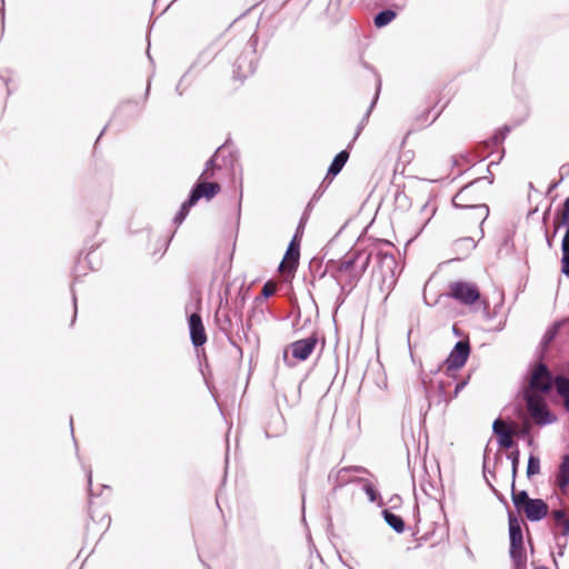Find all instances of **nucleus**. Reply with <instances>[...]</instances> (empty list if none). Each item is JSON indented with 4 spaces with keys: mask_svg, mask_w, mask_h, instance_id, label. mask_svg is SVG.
I'll list each match as a JSON object with an SVG mask.
<instances>
[{
    "mask_svg": "<svg viewBox=\"0 0 569 569\" xmlns=\"http://www.w3.org/2000/svg\"><path fill=\"white\" fill-rule=\"evenodd\" d=\"M368 267L369 256L359 249L349 251L340 259H330L326 262L320 278L329 274L336 281L340 291L337 297L338 307L346 301L347 297L357 287Z\"/></svg>",
    "mask_w": 569,
    "mask_h": 569,
    "instance_id": "f257e3e1",
    "label": "nucleus"
},
{
    "mask_svg": "<svg viewBox=\"0 0 569 569\" xmlns=\"http://www.w3.org/2000/svg\"><path fill=\"white\" fill-rule=\"evenodd\" d=\"M392 244L388 240H377L365 249L362 252L369 256V263L373 259L376 261V267L373 268V272H379L381 277V282L388 289H391L396 284L398 271V263L392 252Z\"/></svg>",
    "mask_w": 569,
    "mask_h": 569,
    "instance_id": "f03ea898",
    "label": "nucleus"
},
{
    "mask_svg": "<svg viewBox=\"0 0 569 569\" xmlns=\"http://www.w3.org/2000/svg\"><path fill=\"white\" fill-rule=\"evenodd\" d=\"M222 169L230 171L234 179L239 173L240 187L242 186V168L239 163V154L237 151L230 150L228 140L208 159L201 178H213L216 171Z\"/></svg>",
    "mask_w": 569,
    "mask_h": 569,
    "instance_id": "7ed1b4c3",
    "label": "nucleus"
},
{
    "mask_svg": "<svg viewBox=\"0 0 569 569\" xmlns=\"http://www.w3.org/2000/svg\"><path fill=\"white\" fill-rule=\"evenodd\" d=\"M508 526L510 539V558L513 562L515 569H522L526 566L527 558L523 548L521 520L510 510L508 511Z\"/></svg>",
    "mask_w": 569,
    "mask_h": 569,
    "instance_id": "20e7f679",
    "label": "nucleus"
},
{
    "mask_svg": "<svg viewBox=\"0 0 569 569\" xmlns=\"http://www.w3.org/2000/svg\"><path fill=\"white\" fill-rule=\"evenodd\" d=\"M523 400L526 402L528 413L536 425L548 426L557 421V416L548 408V405L541 395L531 391H523Z\"/></svg>",
    "mask_w": 569,
    "mask_h": 569,
    "instance_id": "39448f33",
    "label": "nucleus"
},
{
    "mask_svg": "<svg viewBox=\"0 0 569 569\" xmlns=\"http://www.w3.org/2000/svg\"><path fill=\"white\" fill-rule=\"evenodd\" d=\"M556 383V376H552L548 366L538 362L530 376L528 388L525 391H531L538 395L549 393Z\"/></svg>",
    "mask_w": 569,
    "mask_h": 569,
    "instance_id": "423d86ee",
    "label": "nucleus"
},
{
    "mask_svg": "<svg viewBox=\"0 0 569 569\" xmlns=\"http://www.w3.org/2000/svg\"><path fill=\"white\" fill-rule=\"evenodd\" d=\"M477 182L478 180H475L461 188L452 198V206L457 209H468L473 211L477 219L480 220L481 227L489 216V207L487 204H477L472 202L473 199L470 197L471 188Z\"/></svg>",
    "mask_w": 569,
    "mask_h": 569,
    "instance_id": "0eeeda50",
    "label": "nucleus"
},
{
    "mask_svg": "<svg viewBox=\"0 0 569 569\" xmlns=\"http://www.w3.org/2000/svg\"><path fill=\"white\" fill-rule=\"evenodd\" d=\"M355 472L369 473V471L361 466H350L330 470L327 480L332 487V492L336 493L337 490L349 483L362 481V478L353 476Z\"/></svg>",
    "mask_w": 569,
    "mask_h": 569,
    "instance_id": "6e6552de",
    "label": "nucleus"
},
{
    "mask_svg": "<svg viewBox=\"0 0 569 569\" xmlns=\"http://www.w3.org/2000/svg\"><path fill=\"white\" fill-rule=\"evenodd\" d=\"M470 355V343L468 340H459L456 342L448 357L443 361L445 373L453 377L455 371L462 368Z\"/></svg>",
    "mask_w": 569,
    "mask_h": 569,
    "instance_id": "1a4fd4ad",
    "label": "nucleus"
},
{
    "mask_svg": "<svg viewBox=\"0 0 569 569\" xmlns=\"http://www.w3.org/2000/svg\"><path fill=\"white\" fill-rule=\"evenodd\" d=\"M214 320L219 330L227 337L229 343L237 349L240 356H242L241 347L234 341L232 337L233 321L230 315V308L227 298L223 301L222 297L220 296V302L214 313Z\"/></svg>",
    "mask_w": 569,
    "mask_h": 569,
    "instance_id": "9d476101",
    "label": "nucleus"
},
{
    "mask_svg": "<svg viewBox=\"0 0 569 569\" xmlns=\"http://www.w3.org/2000/svg\"><path fill=\"white\" fill-rule=\"evenodd\" d=\"M449 289L448 297L465 306H472L480 299V291L475 283L459 280L451 282Z\"/></svg>",
    "mask_w": 569,
    "mask_h": 569,
    "instance_id": "9b49d317",
    "label": "nucleus"
},
{
    "mask_svg": "<svg viewBox=\"0 0 569 569\" xmlns=\"http://www.w3.org/2000/svg\"><path fill=\"white\" fill-rule=\"evenodd\" d=\"M208 179L209 178H201V176L199 177L198 182L192 187L189 193L191 203H197L201 198L210 200L220 192V184L218 182H209L207 181Z\"/></svg>",
    "mask_w": 569,
    "mask_h": 569,
    "instance_id": "f8f14e48",
    "label": "nucleus"
},
{
    "mask_svg": "<svg viewBox=\"0 0 569 569\" xmlns=\"http://www.w3.org/2000/svg\"><path fill=\"white\" fill-rule=\"evenodd\" d=\"M317 343L318 337L313 333L308 338L291 342L289 347L295 359L306 361L313 352Z\"/></svg>",
    "mask_w": 569,
    "mask_h": 569,
    "instance_id": "ddd939ff",
    "label": "nucleus"
},
{
    "mask_svg": "<svg viewBox=\"0 0 569 569\" xmlns=\"http://www.w3.org/2000/svg\"><path fill=\"white\" fill-rule=\"evenodd\" d=\"M525 512L526 518L531 522H538L545 519L548 515V503L540 498H532L521 509Z\"/></svg>",
    "mask_w": 569,
    "mask_h": 569,
    "instance_id": "4468645a",
    "label": "nucleus"
},
{
    "mask_svg": "<svg viewBox=\"0 0 569 569\" xmlns=\"http://www.w3.org/2000/svg\"><path fill=\"white\" fill-rule=\"evenodd\" d=\"M190 339L194 347H201L207 342V335L200 313L193 312L188 319Z\"/></svg>",
    "mask_w": 569,
    "mask_h": 569,
    "instance_id": "2eb2a0df",
    "label": "nucleus"
},
{
    "mask_svg": "<svg viewBox=\"0 0 569 569\" xmlns=\"http://www.w3.org/2000/svg\"><path fill=\"white\" fill-rule=\"evenodd\" d=\"M492 431L497 436L499 447L511 449L516 446L512 439V431L499 418L493 421Z\"/></svg>",
    "mask_w": 569,
    "mask_h": 569,
    "instance_id": "dca6fc26",
    "label": "nucleus"
},
{
    "mask_svg": "<svg viewBox=\"0 0 569 569\" xmlns=\"http://www.w3.org/2000/svg\"><path fill=\"white\" fill-rule=\"evenodd\" d=\"M252 52L250 51L248 54H241L234 62L233 73L236 78L242 79L252 74L256 71V63L252 59Z\"/></svg>",
    "mask_w": 569,
    "mask_h": 569,
    "instance_id": "f3484780",
    "label": "nucleus"
},
{
    "mask_svg": "<svg viewBox=\"0 0 569 569\" xmlns=\"http://www.w3.org/2000/svg\"><path fill=\"white\" fill-rule=\"evenodd\" d=\"M553 387L557 395L562 399L563 408L569 412V378L565 375H557Z\"/></svg>",
    "mask_w": 569,
    "mask_h": 569,
    "instance_id": "a211bd4d",
    "label": "nucleus"
},
{
    "mask_svg": "<svg viewBox=\"0 0 569 569\" xmlns=\"http://www.w3.org/2000/svg\"><path fill=\"white\" fill-rule=\"evenodd\" d=\"M300 253L292 252L287 249L282 261L280 262L279 270L282 273H293L299 266Z\"/></svg>",
    "mask_w": 569,
    "mask_h": 569,
    "instance_id": "6ab92c4d",
    "label": "nucleus"
},
{
    "mask_svg": "<svg viewBox=\"0 0 569 569\" xmlns=\"http://www.w3.org/2000/svg\"><path fill=\"white\" fill-rule=\"evenodd\" d=\"M558 487L565 491L569 486V455H565L559 465V472L556 478Z\"/></svg>",
    "mask_w": 569,
    "mask_h": 569,
    "instance_id": "aec40b11",
    "label": "nucleus"
},
{
    "mask_svg": "<svg viewBox=\"0 0 569 569\" xmlns=\"http://www.w3.org/2000/svg\"><path fill=\"white\" fill-rule=\"evenodd\" d=\"M348 159H349L348 150H341L340 152H338L336 154V157L333 158V160L331 161V163L328 168L327 174L331 178L336 177L338 173H340V171L347 163Z\"/></svg>",
    "mask_w": 569,
    "mask_h": 569,
    "instance_id": "412c9836",
    "label": "nucleus"
},
{
    "mask_svg": "<svg viewBox=\"0 0 569 569\" xmlns=\"http://www.w3.org/2000/svg\"><path fill=\"white\" fill-rule=\"evenodd\" d=\"M382 516L387 525L390 528H392L397 533H402L405 531L406 525L400 516L393 513L388 509L382 511Z\"/></svg>",
    "mask_w": 569,
    "mask_h": 569,
    "instance_id": "4be33fe9",
    "label": "nucleus"
},
{
    "mask_svg": "<svg viewBox=\"0 0 569 569\" xmlns=\"http://www.w3.org/2000/svg\"><path fill=\"white\" fill-rule=\"evenodd\" d=\"M532 498L529 497L526 490L518 491L516 490V486H511V500L517 511H521L525 505Z\"/></svg>",
    "mask_w": 569,
    "mask_h": 569,
    "instance_id": "5701e85b",
    "label": "nucleus"
},
{
    "mask_svg": "<svg viewBox=\"0 0 569 569\" xmlns=\"http://www.w3.org/2000/svg\"><path fill=\"white\" fill-rule=\"evenodd\" d=\"M397 17V12L392 9H385L379 11L373 19L377 28H383L388 26Z\"/></svg>",
    "mask_w": 569,
    "mask_h": 569,
    "instance_id": "b1692460",
    "label": "nucleus"
},
{
    "mask_svg": "<svg viewBox=\"0 0 569 569\" xmlns=\"http://www.w3.org/2000/svg\"><path fill=\"white\" fill-rule=\"evenodd\" d=\"M453 246L457 252L468 256L476 248V242L471 237H463L456 240Z\"/></svg>",
    "mask_w": 569,
    "mask_h": 569,
    "instance_id": "393cba45",
    "label": "nucleus"
},
{
    "mask_svg": "<svg viewBox=\"0 0 569 569\" xmlns=\"http://www.w3.org/2000/svg\"><path fill=\"white\" fill-rule=\"evenodd\" d=\"M379 92H380V83L377 87L375 97H373V99H372L368 110L366 111V113L363 114L361 121L359 122V124L357 127V132H356L355 139L360 134L361 130L365 128L366 123L368 122L369 117L371 114V111H372V109L375 108V106H376V103L378 101Z\"/></svg>",
    "mask_w": 569,
    "mask_h": 569,
    "instance_id": "a878e982",
    "label": "nucleus"
},
{
    "mask_svg": "<svg viewBox=\"0 0 569 569\" xmlns=\"http://www.w3.org/2000/svg\"><path fill=\"white\" fill-rule=\"evenodd\" d=\"M196 203H191L190 202V197H188V199L181 204L178 213L174 216L173 218V222L176 224H180L182 223V221L187 218L190 209L194 206Z\"/></svg>",
    "mask_w": 569,
    "mask_h": 569,
    "instance_id": "bb28decb",
    "label": "nucleus"
},
{
    "mask_svg": "<svg viewBox=\"0 0 569 569\" xmlns=\"http://www.w3.org/2000/svg\"><path fill=\"white\" fill-rule=\"evenodd\" d=\"M332 179L333 178L329 177L328 174L323 178L322 182L320 183L318 189L315 191L308 206H311L313 202H317L323 196L325 191L332 182Z\"/></svg>",
    "mask_w": 569,
    "mask_h": 569,
    "instance_id": "cd10ccee",
    "label": "nucleus"
},
{
    "mask_svg": "<svg viewBox=\"0 0 569 569\" xmlns=\"http://www.w3.org/2000/svg\"><path fill=\"white\" fill-rule=\"evenodd\" d=\"M539 472H540V459L537 456L531 453L528 458L527 477L531 478L532 476H536Z\"/></svg>",
    "mask_w": 569,
    "mask_h": 569,
    "instance_id": "c85d7f7f",
    "label": "nucleus"
},
{
    "mask_svg": "<svg viewBox=\"0 0 569 569\" xmlns=\"http://www.w3.org/2000/svg\"><path fill=\"white\" fill-rule=\"evenodd\" d=\"M420 488L423 491V493L430 499L437 500L441 493L440 489L432 485L430 481H422Z\"/></svg>",
    "mask_w": 569,
    "mask_h": 569,
    "instance_id": "c756f323",
    "label": "nucleus"
},
{
    "mask_svg": "<svg viewBox=\"0 0 569 569\" xmlns=\"http://www.w3.org/2000/svg\"><path fill=\"white\" fill-rule=\"evenodd\" d=\"M561 226L569 227V197L566 198V200L563 201L562 218L559 223H555V231L552 233V237L556 236L558 229Z\"/></svg>",
    "mask_w": 569,
    "mask_h": 569,
    "instance_id": "7c9ffc66",
    "label": "nucleus"
},
{
    "mask_svg": "<svg viewBox=\"0 0 569 569\" xmlns=\"http://www.w3.org/2000/svg\"><path fill=\"white\" fill-rule=\"evenodd\" d=\"M339 6L340 0H330L326 8V14L332 22H337L339 20V14L337 13Z\"/></svg>",
    "mask_w": 569,
    "mask_h": 569,
    "instance_id": "2f4dec72",
    "label": "nucleus"
},
{
    "mask_svg": "<svg viewBox=\"0 0 569 569\" xmlns=\"http://www.w3.org/2000/svg\"><path fill=\"white\" fill-rule=\"evenodd\" d=\"M361 482H363L362 489L366 492V495L368 496L369 501L376 502L379 497V492L376 490L373 485L366 479H362Z\"/></svg>",
    "mask_w": 569,
    "mask_h": 569,
    "instance_id": "473e14b6",
    "label": "nucleus"
},
{
    "mask_svg": "<svg viewBox=\"0 0 569 569\" xmlns=\"http://www.w3.org/2000/svg\"><path fill=\"white\" fill-rule=\"evenodd\" d=\"M488 449L485 450V453H483V476H485V479L486 481L488 482L489 487L495 490V487L492 486V483L489 481L488 477H487V473H490L492 478L496 477V473L495 471H491L488 469Z\"/></svg>",
    "mask_w": 569,
    "mask_h": 569,
    "instance_id": "72a5a7b5",
    "label": "nucleus"
},
{
    "mask_svg": "<svg viewBox=\"0 0 569 569\" xmlns=\"http://www.w3.org/2000/svg\"><path fill=\"white\" fill-rule=\"evenodd\" d=\"M551 515L557 526H561L568 519L563 509H556Z\"/></svg>",
    "mask_w": 569,
    "mask_h": 569,
    "instance_id": "f704fd0d",
    "label": "nucleus"
},
{
    "mask_svg": "<svg viewBox=\"0 0 569 569\" xmlns=\"http://www.w3.org/2000/svg\"><path fill=\"white\" fill-rule=\"evenodd\" d=\"M310 268L312 270L313 279H316V277H318V279H321L320 273L323 271V270H321V262L318 260H312L310 262ZM311 286L315 287V280L311 281Z\"/></svg>",
    "mask_w": 569,
    "mask_h": 569,
    "instance_id": "c9c22d12",
    "label": "nucleus"
},
{
    "mask_svg": "<svg viewBox=\"0 0 569 569\" xmlns=\"http://www.w3.org/2000/svg\"><path fill=\"white\" fill-rule=\"evenodd\" d=\"M276 292V287L272 282L268 281L263 284L262 287V290H261V296L263 299H268L270 298L271 296H273Z\"/></svg>",
    "mask_w": 569,
    "mask_h": 569,
    "instance_id": "e433bc0d",
    "label": "nucleus"
},
{
    "mask_svg": "<svg viewBox=\"0 0 569 569\" xmlns=\"http://www.w3.org/2000/svg\"><path fill=\"white\" fill-rule=\"evenodd\" d=\"M507 458L510 460L511 467H513V468H518L519 467L520 451H519V449L517 447L507 455Z\"/></svg>",
    "mask_w": 569,
    "mask_h": 569,
    "instance_id": "4c0bfd02",
    "label": "nucleus"
},
{
    "mask_svg": "<svg viewBox=\"0 0 569 569\" xmlns=\"http://www.w3.org/2000/svg\"><path fill=\"white\" fill-rule=\"evenodd\" d=\"M561 273L569 278V251H562Z\"/></svg>",
    "mask_w": 569,
    "mask_h": 569,
    "instance_id": "58836bf2",
    "label": "nucleus"
},
{
    "mask_svg": "<svg viewBox=\"0 0 569 569\" xmlns=\"http://www.w3.org/2000/svg\"><path fill=\"white\" fill-rule=\"evenodd\" d=\"M509 131H510V129L508 127H505L503 129H501L500 132H497L492 137L493 143L498 144V143L502 142L505 140V138L507 137V134L509 133Z\"/></svg>",
    "mask_w": 569,
    "mask_h": 569,
    "instance_id": "ea45409f",
    "label": "nucleus"
},
{
    "mask_svg": "<svg viewBox=\"0 0 569 569\" xmlns=\"http://www.w3.org/2000/svg\"><path fill=\"white\" fill-rule=\"evenodd\" d=\"M435 212H436V207L431 206L428 202L421 207V213L428 216L426 223L431 219V217L435 214Z\"/></svg>",
    "mask_w": 569,
    "mask_h": 569,
    "instance_id": "a19ab883",
    "label": "nucleus"
},
{
    "mask_svg": "<svg viewBox=\"0 0 569 569\" xmlns=\"http://www.w3.org/2000/svg\"><path fill=\"white\" fill-rule=\"evenodd\" d=\"M561 251H569V227H566V232L561 241Z\"/></svg>",
    "mask_w": 569,
    "mask_h": 569,
    "instance_id": "79ce46f5",
    "label": "nucleus"
},
{
    "mask_svg": "<svg viewBox=\"0 0 569 569\" xmlns=\"http://www.w3.org/2000/svg\"><path fill=\"white\" fill-rule=\"evenodd\" d=\"M287 249L292 252L300 253V242L290 241Z\"/></svg>",
    "mask_w": 569,
    "mask_h": 569,
    "instance_id": "37998d69",
    "label": "nucleus"
},
{
    "mask_svg": "<svg viewBox=\"0 0 569 569\" xmlns=\"http://www.w3.org/2000/svg\"><path fill=\"white\" fill-rule=\"evenodd\" d=\"M466 385H467L466 380L458 382L455 387V391H453L455 396H458V393L466 387Z\"/></svg>",
    "mask_w": 569,
    "mask_h": 569,
    "instance_id": "c03bdc74",
    "label": "nucleus"
},
{
    "mask_svg": "<svg viewBox=\"0 0 569 569\" xmlns=\"http://www.w3.org/2000/svg\"><path fill=\"white\" fill-rule=\"evenodd\" d=\"M561 526H562V536H569V518Z\"/></svg>",
    "mask_w": 569,
    "mask_h": 569,
    "instance_id": "a18cd8bd",
    "label": "nucleus"
},
{
    "mask_svg": "<svg viewBox=\"0 0 569 569\" xmlns=\"http://www.w3.org/2000/svg\"><path fill=\"white\" fill-rule=\"evenodd\" d=\"M72 300H73V307H74V312H73V318H72V323H73L76 320V316H77V298H76L74 292H72Z\"/></svg>",
    "mask_w": 569,
    "mask_h": 569,
    "instance_id": "49530a36",
    "label": "nucleus"
},
{
    "mask_svg": "<svg viewBox=\"0 0 569 569\" xmlns=\"http://www.w3.org/2000/svg\"><path fill=\"white\" fill-rule=\"evenodd\" d=\"M517 473H518V468L511 467V476H512L511 486H516L515 483H516Z\"/></svg>",
    "mask_w": 569,
    "mask_h": 569,
    "instance_id": "de8ad7c7",
    "label": "nucleus"
},
{
    "mask_svg": "<svg viewBox=\"0 0 569 569\" xmlns=\"http://www.w3.org/2000/svg\"><path fill=\"white\" fill-rule=\"evenodd\" d=\"M561 176L569 174V164H563L560 168Z\"/></svg>",
    "mask_w": 569,
    "mask_h": 569,
    "instance_id": "09e8293b",
    "label": "nucleus"
},
{
    "mask_svg": "<svg viewBox=\"0 0 569 569\" xmlns=\"http://www.w3.org/2000/svg\"><path fill=\"white\" fill-rule=\"evenodd\" d=\"M301 234H298V231L293 234L291 241L300 242L301 241Z\"/></svg>",
    "mask_w": 569,
    "mask_h": 569,
    "instance_id": "8fccbe9b",
    "label": "nucleus"
},
{
    "mask_svg": "<svg viewBox=\"0 0 569 569\" xmlns=\"http://www.w3.org/2000/svg\"><path fill=\"white\" fill-rule=\"evenodd\" d=\"M296 231H298V234L302 236V232H303V221L302 220L299 222Z\"/></svg>",
    "mask_w": 569,
    "mask_h": 569,
    "instance_id": "3c124183",
    "label": "nucleus"
},
{
    "mask_svg": "<svg viewBox=\"0 0 569 569\" xmlns=\"http://www.w3.org/2000/svg\"><path fill=\"white\" fill-rule=\"evenodd\" d=\"M529 431H530V426H529V425H525V426H523V428H522V430H521V432H522L523 435H528V433H529Z\"/></svg>",
    "mask_w": 569,
    "mask_h": 569,
    "instance_id": "603ef678",
    "label": "nucleus"
},
{
    "mask_svg": "<svg viewBox=\"0 0 569 569\" xmlns=\"http://www.w3.org/2000/svg\"><path fill=\"white\" fill-rule=\"evenodd\" d=\"M234 316L237 317L238 322L241 325V328H243L241 313L236 312Z\"/></svg>",
    "mask_w": 569,
    "mask_h": 569,
    "instance_id": "864d4df0",
    "label": "nucleus"
},
{
    "mask_svg": "<svg viewBox=\"0 0 569 569\" xmlns=\"http://www.w3.org/2000/svg\"><path fill=\"white\" fill-rule=\"evenodd\" d=\"M87 478H88L89 487H91V481H92V473H91V470H89V471L87 472Z\"/></svg>",
    "mask_w": 569,
    "mask_h": 569,
    "instance_id": "5fc2aeb1",
    "label": "nucleus"
},
{
    "mask_svg": "<svg viewBox=\"0 0 569 569\" xmlns=\"http://www.w3.org/2000/svg\"><path fill=\"white\" fill-rule=\"evenodd\" d=\"M501 460V456L499 452H496L495 455V466Z\"/></svg>",
    "mask_w": 569,
    "mask_h": 569,
    "instance_id": "6e6d98bb",
    "label": "nucleus"
},
{
    "mask_svg": "<svg viewBox=\"0 0 569 569\" xmlns=\"http://www.w3.org/2000/svg\"><path fill=\"white\" fill-rule=\"evenodd\" d=\"M546 239H547V244L549 248L552 247V237H549L548 234L546 236Z\"/></svg>",
    "mask_w": 569,
    "mask_h": 569,
    "instance_id": "4d7b16f0",
    "label": "nucleus"
},
{
    "mask_svg": "<svg viewBox=\"0 0 569 569\" xmlns=\"http://www.w3.org/2000/svg\"><path fill=\"white\" fill-rule=\"evenodd\" d=\"M565 547H566V545L559 546V552H558V555H559L560 557H562V556H563V549H565Z\"/></svg>",
    "mask_w": 569,
    "mask_h": 569,
    "instance_id": "13d9d810",
    "label": "nucleus"
},
{
    "mask_svg": "<svg viewBox=\"0 0 569 569\" xmlns=\"http://www.w3.org/2000/svg\"><path fill=\"white\" fill-rule=\"evenodd\" d=\"M70 431H71V435L73 436V418L70 417Z\"/></svg>",
    "mask_w": 569,
    "mask_h": 569,
    "instance_id": "bf43d9fd",
    "label": "nucleus"
},
{
    "mask_svg": "<svg viewBox=\"0 0 569 569\" xmlns=\"http://www.w3.org/2000/svg\"><path fill=\"white\" fill-rule=\"evenodd\" d=\"M470 219H472V220H475V221H479V222H480V220H479V219H477V216H476V213H475L473 211H471V217H470Z\"/></svg>",
    "mask_w": 569,
    "mask_h": 569,
    "instance_id": "052dcab7",
    "label": "nucleus"
},
{
    "mask_svg": "<svg viewBox=\"0 0 569 569\" xmlns=\"http://www.w3.org/2000/svg\"><path fill=\"white\" fill-rule=\"evenodd\" d=\"M552 338H553V333H551L550 336H548V333H546V336H545V339H547V340H551Z\"/></svg>",
    "mask_w": 569,
    "mask_h": 569,
    "instance_id": "680f3d73",
    "label": "nucleus"
},
{
    "mask_svg": "<svg viewBox=\"0 0 569 569\" xmlns=\"http://www.w3.org/2000/svg\"><path fill=\"white\" fill-rule=\"evenodd\" d=\"M558 183H559V182H555V183H552V184L550 186V190H552V189L557 188V187H558Z\"/></svg>",
    "mask_w": 569,
    "mask_h": 569,
    "instance_id": "e2e57ef3",
    "label": "nucleus"
},
{
    "mask_svg": "<svg viewBox=\"0 0 569 569\" xmlns=\"http://www.w3.org/2000/svg\"><path fill=\"white\" fill-rule=\"evenodd\" d=\"M1 18H2V21L4 20V9L2 8L1 9Z\"/></svg>",
    "mask_w": 569,
    "mask_h": 569,
    "instance_id": "0e129e2a",
    "label": "nucleus"
},
{
    "mask_svg": "<svg viewBox=\"0 0 569 569\" xmlns=\"http://www.w3.org/2000/svg\"><path fill=\"white\" fill-rule=\"evenodd\" d=\"M104 131H106V128H103V130H101V133H100V136L98 137V139H97V140H99V139H100V137L104 133ZM97 142H98V141H96V143H97Z\"/></svg>",
    "mask_w": 569,
    "mask_h": 569,
    "instance_id": "69168bd1",
    "label": "nucleus"
},
{
    "mask_svg": "<svg viewBox=\"0 0 569 569\" xmlns=\"http://www.w3.org/2000/svg\"><path fill=\"white\" fill-rule=\"evenodd\" d=\"M535 569H549V568H547L546 566H539V567H536Z\"/></svg>",
    "mask_w": 569,
    "mask_h": 569,
    "instance_id": "338daca9",
    "label": "nucleus"
},
{
    "mask_svg": "<svg viewBox=\"0 0 569 569\" xmlns=\"http://www.w3.org/2000/svg\"><path fill=\"white\" fill-rule=\"evenodd\" d=\"M453 332H455V335H459V332L455 326H453Z\"/></svg>",
    "mask_w": 569,
    "mask_h": 569,
    "instance_id": "774afa93",
    "label": "nucleus"
}]
</instances>
